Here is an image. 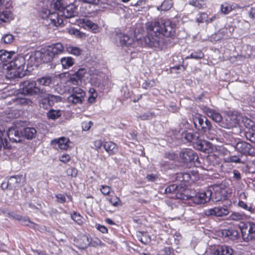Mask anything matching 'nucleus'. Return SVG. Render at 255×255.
<instances>
[{
    "instance_id": "f257e3e1",
    "label": "nucleus",
    "mask_w": 255,
    "mask_h": 255,
    "mask_svg": "<svg viewBox=\"0 0 255 255\" xmlns=\"http://www.w3.org/2000/svg\"><path fill=\"white\" fill-rule=\"evenodd\" d=\"M146 30L147 36L144 38V42L150 48L158 47V37L160 35L172 37L175 35V26L169 20L161 23L158 21L148 23Z\"/></svg>"
},
{
    "instance_id": "f03ea898",
    "label": "nucleus",
    "mask_w": 255,
    "mask_h": 255,
    "mask_svg": "<svg viewBox=\"0 0 255 255\" xmlns=\"http://www.w3.org/2000/svg\"><path fill=\"white\" fill-rule=\"evenodd\" d=\"M57 54V51L50 49H40L35 51L32 58L37 63H47L50 62Z\"/></svg>"
},
{
    "instance_id": "7ed1b4c3",
    "label": "nucleus",
    "mask_w": 255,
    "mask_h": 255,
    "mask_svg": "<svg viewBox=\"0 0 255 255\" xmlns=\"http://www.w3.org/2000/svg\"><path fill=\"white\" fill-rule=\"evenodd\" d=\"M35 95L38 96V97L41 99L40 104L43 105V108H45L44 104L47 103L48 105L52 106L55 101H58L61 98L59 96L51 95L48 93L43 88H38L35 91Z\"/></svg>"
},
{
    "instance_id": "20e7f679",
    "label": "nucleus",
    "mask_w": 255,
    "mask_h": 255,
    "mask_svg": "<svg viewBox=\"0 0 255 255\" xmlns=\"http://www.w3.org/2000/svg\"><path fill=\"white\" fill-rule=\"evenodd\" d=\"M235 150L241 155L253 156L255 154V148L249 143L240 140L235 145Z\"/></svg>"
},
{
    "instance_id": "39448f33",
    "label": "nucleus",
    "mask_w": 255,
    "mask_h": 255,
    "mask_svg": "<svg viewBox=\"0 0 255 255\" xmlns=\"http://www.w3.org/2000/svg\"><path fill=\"white\" fill-rule=\"evenodd\" d=\"M165 192L167 194H174V196L171 197L172 198L183 200L188 198L187 195L188 190L182 187H178L175 184H172L166 187L165 189Z\"/></svg>"
},
{
    "instance_id": "423d86ee",
    "label": "nucleus",
    "mask_w": 255,
    "mask_h": 255,
    "mask_svg": "<svg viewBox=\"0 0 255 255\" xmlns=\"http://www.w3.org/2000/svg\"><path fill=\"white\" fill-rule=\"evenodd\" d=\"M242 238L244 241L249 242L255 238V224L249 222L241 227Z\"/></svg>"
},
{
    "instance_id": "0eeeda50",
    "label": "nucleus",
    "mask_w": 255,
    "mask_h": 255,
    "mask_svg": "<svg viewBox=\"0 0 255 255\" xmlns=\"http://www.w3.org/2000/svg\"><path fill=\"white\" fill-rule=\"evenodd\" d=\"M214 193L212 192V200L218 202L224 200L228 195L227 189L224 185H216L213 187Z\"/></svg>"
},
{
    "instance_id": "6e6552de",
    "label": "nucleus",
    "mask_w": 255,
    "mask_h": 255,
    "mask_svg": "<svg viewBox=\"0 0 255 255\" xmlns=\"http://www.w3.org/2000/svg\"><path fill=\"white\" fill-rule=\"evenodd\" d=\"M181 162L184 163L194 162L197 160L198 156L196 152L190 149H184L179 154Z\"/></svg>"
},
{
    "instance_id": "1a4fd4ad",
    "label": "nucleus",
    "mask_w": 255,
    "mask_h": 255,
    "mask_svg": "<svg viewBox=\"0 0 255 255\" xmlns=\"http://www.w3.org/2000/svg\"><path fill=\"white\" fill-rule=\"evenodd\" d=\"M212 195V191L208 189L205 191L197 193L194 196L191 197L194 203L197 204H204L210 201Z\"/></svg>"
},
{
    "instance_id": "9d476101",
    "label": "nucleus",
    "mask_w": 255,
    "mask_h": 255,
    "mask_svg": "<svg viewBox=\"0 0 255 255\" xmlns=\"http://www.w3.org/2000/svg\"><path fill=\"white\" fill-rule=\"evenodd\" d=\"M241 118L240 116H238L237 114H232L229 115L226 119V123H222L221 127L227 129H230L236 127L238 125Z\"/></svg>"
},
{
    "instance_id": "9b49d317",
    "label": "nucleus",
    "mask_w": 255,
    "mask_h": 255,
    "mask_svg": "<svg viewBox=\"0 0 255 255\" xmlns=\"http://www.w3.org/2000/svg\"><path fill=\"white\" fill-rule=\"evenodd\" d=\"M204 213L207 216L222 217L227 215L229 213V211L227 208L216 207L214 208L206 210Z\"/></svg>"
},
{
    "instance_id": "f8f14e48",
    "label": "nucleus",
    "mask_w": 255,
    "mask_h": 255,
    "mask_svg": "<svg viewBox=\"0 0 255 255\" xmlns=\"http://www.w3.org/2000/svg\"><path fill=\"white\" fill-rule=\"evenodd\" d=\"M202 124L198 129L205 133L209 139L214 140L216 138L215 136H212V134H214V129L212 128L210 122L207 119H205V122Z\"/></svg>"
},
{
    "instance_id": "ddd939ff",
    "label": "nucleus",
    "mask_w": 255,
    "mask_h": 255,
    "mask_svg": "<svg viewBox=\"0 0 255 255\" xmlns=\"http://www.w3.org/2000/svg\"><path fill=\"white\" fill-rule=\"evenodd\" d=\"M9 189H16L20 188L25 182V178L22 175L10 177L9 179Z\"/></svg>"
},
{
    "instance_id": "4468645a",
    "label": "nucleus",
    "mask_w": 255,
    "mask_h": 255,
    "mask_svg": "<svg viewBox=\"0 0 255 255\" xmlns=\"http://www.w3.org/2000/svg\"><path fill=\"white\" fill-rule=\"evenodd\" d=\"M7 135L9 140L12 142H19L21 141V131L19 132L16 127L9 128L7 131Z\"/></svg>"
},
{
    "instance_id": "2eb2a0df",
    "label": "nucleus",
    "mask_w": 255,
    "mask_h": 255,
    "mask_svg": "<svg viewBox=\"0 0 255 255\" xmlns=\"http://www.w3.org/2000/svg\"><path fill=\"white\" fill-rule=\"evenodd\" d=\"M3 70L5 77L8 79L21 77L24 75V74L21 73L14 67H8V64L4 65Z\"/></svg>"
},
{
    "instance_id": "dca6fc26",
    "label": "nucleus",
    "mask_w": 255,
    "mask_h": 255,
    "mask_svg": "<svg viewBox=\"0 0 255 255\" xmlns=\"http://www.w3.org/2000/svg\"><path fill=\"white\" fill-rule=\"evenodd\" d=\"M212 144L205 140H199L195 142L194 147L197 149L205 153H210L212 151Z\"/></svg>"
},
{
    "instance_id": "f3484780",
    "label": "nucleus",
    "mask_w": 255,
    "mask_h": 255,
    "mask_svg": "<svg viewBox=\"0 0 255 255\" xmlns=\"http://www.w3.org/2000/svg\"><path fill=\"white\" fill-rule=\"evenodd\" d=\"M25 59L20 56L8 63V67H14L21 73L25 68Z\"/></svg>"
},
{
    "instance_id": "a211bd4d",
    "label": "nucleus",
    "mask_w": 255,
    "mask_h": 255,
    "mask_svg": "<svg viewBox=\"0 0 255 255\" xmlns=\"http://www.w3.org/2000/svg\"><path fill=\"white\" fill-rule=\"evenodd\" d=\"M233 253V249L226 245H219L216 247L213 250L214 255H231Z\"/></svg>"
},
{
    "instance_id": "6ab92c4d",
    "label": "nucleus",
    "mask_w": 255,
    "mask_h": 255,
    "mask_svg": "<svg viewBox=\"0 0 255 255\" xmlns=\"http://www.w3.org/2000/svg\"><path fill=\"white\" fill-rule=\"evenodd\" d=\"M62 13L66 18H71L75 16L77 14V7L73 3L66 5L64 8Z\"/></svg>"
},
{
    "instance_id": "aec40b11",
    "label": "nucleus",
    "mask_w": 255,
    "mask_h": 255,
    "mask_svg": "<svg viewBox=\"0 0 255 255\" xmlns=\"http://www.w3.org/2000/svg\"><path fill=\"white\" fill-rule=\"evenodd\" d=\"M24 86L23 89V92L30 95H34L36 89H38L39 88L36 86V83L34 81H25L24 82Z\"/></svg>"
},
{
    "instance_id": "412c9836",
    "label": "nucleus",
    "mask_w": 255,
    "mask_h": 255,
    "mask_svg": "<svg viewBox=\"0 0 255 255\" xmlns=\"http://www.w3.org/2000/svg\"><path fill=\"white\" fill-rule=\"evenodd\" d=\"M118 36L120 39V43L121 46L128 47L133 42V38L129 37V35L125 33H120L118 34Z\"/></svg>"
},
{
    "instance_id": "4be33fe9",
    "label": "nucleus",
    "mask_w": 255,
    "mask_h": 255,
    "mask_svg": "<svg viewBox=\"0 0 255 255\" xmlns=\"http://www.w3.org/2000/svg\"><path fill=\"white\" fill-rule=\"evenodd\" d=\"M37 131L34 128H25L21 131L22 136L25 137L27 139H31L35 137Z\"/></svg>"
},
{
    "instance_id": "5701e85b",
    "label": "nucleus",
    "mask_w": 255,
    "mask_h": 255,
    "mask_svg": "<svg viewBox=\"0 0 255 255\" xmlns=\"http://www.w3.org/2000/svg\"><path fill=\"white\" fill-rule=\"evenodd\" d=\"M53 143H56L58 147L63 150H67L70 147L69 143L70 140L68 138L62 137L58 139H55L52 141Z\"/></svg>"
},
{
    "instance_id": "b1692460",
    "label": "nucleus",
    "mask_w": 255,
    "mask_h": 255,
    "mask_svg": "<svg viewBox=\"0 0 255 255\" xmlns=\"http://www.w3.org/2000/svg\"><path fill=\"white\" fill-rule=\"evenodd\" d=\"M183 137L188 141L192 142L195 146V142L198 141L199 134L196 132H186L183 134Z\"/></svg>"
},
{
    "instance_id": "393cba45",
    "label": "nucleus",
    "mask_w": 255,
    "mask_h": 255,
    "mask_svg": "<svg viewBox=\"0 0 255 255\" xmlns=\"http://www.w3.org/2000/svg\"><path fill=\"white\" fill-rule=\"evenodd\" d=\"M48 20H50L51 23L56 26H59L63 23L62 19L60 17L59 15L55 12L51 13Z\"/></svg>"
},
{
    "instance_id": "a878e982",
    "label": "nucleus",
    "mask_w": 255,
    "mask_h": 255,
    "mask_svg": "<svg viewBox=\"0 0 255 255\" xmlns=\"http://www.w3.org/2000/svg\"><path fill=\"white\" fill-rule=\"evenodd\" d=\"M103 146L106 151L110 155L115 154L117 151V145L112 141H106L104 143Z\"/></svg>"
},
{
    "instance_id": "bb28decb",
    "label": "nucleus",
    "mask_w": 255,
    "mask_h": 255,
    "mask_svg": "<svg viewBox=\"0 0 255 255\" xmlns=\"http://www.w3.org/2000/svg\"><path fill=\"white\" fill-rule=\"evenodd\" d=\"M207 114L209 117L211 118L215 122L219 123L222 120V116L220 114L217 113L215 110L208 109L207 111Z\"/></svg>"
},
{
    "instance_id": "cd10ccee",
    "label": "nucleus",
    "mask_w": 255,
    "mask_h": 255,
    "mask_svg": "<svg viewBox=\"0 0 255 255\" xmlns=\"http://www.w3.org/2000/svg\"><path fill=\"white\" fill-rule=\"evenodd\" d=\"M12 18V14L9 10H5L0 12V23L8 22Z\"/></svg>"
},
{
    "instance_id": "c85d7f7f",
    "label": "nucleus",
    "mask_w": 255,
    "mask_h": 255,
    "mask_svg": "<svg viewBox=\"0 0 255 255\" xmlns=\"http://www.w3.org/2000/svg\"><path fill=\"white\" fill-rule=\"evenodd\" d=\"M14 54L15 52L13 51H7L4 49H1L0 50V60L7 62Z\"/></svg>"
},
{
    "instance_id": "c756f323",
    "label": "nucleus",
    "mask_w": 255,
    "mask_h": 255,
    "mask_svg": "<svg viewBox=\"0 0 255 255\" xmlns=\"http://www.w3.org/2000/svg\"><path fill=\"white\" fill-rule=\"evenodd\" d=\"M80 21H81V23L84 24V27L86 26L95 32H96V31L98 29V25L90 19L84 18L80 20Z\"/></svg>"
},
{
    "instance_id": "7c9ffc66",
    "label": "nucleus",
    "mask_w": 255,
    "mask_h": 255,
    "mask_svg": "<svg viewBox=\"0 0 255 255\" xmlns=\"http://www.w3.org/2000/svg\"><path fill=\"white\" fill-rule=\"evenodd\" d=\"M79 248L82 249L87 248L90 246L91 238H88L86 236H83L78 240Z\"/></svg>"
},
{
    "instance_id": "2f4dec72",
    "label": "nucleus",
    "mask_w": 255,
    "mask_h": 255,
    "mask_svg": "<svg viewBox=\"0 0 255 255\" xmlns=\"http://www.w3.org/2000/svg\"><path fill=\"white\" fill-rule=\"evenodd\" d=\"M237 7V5L231 4L226 2L221 5V11L222 13L227 14L230 13L233 9H235Z\"/></svg>"
},
{
    "instance_id": "473e14b6",
    "label": "nucleus",
    "mask_w": 255,
    "mask_h": 255,
    "mask_svg": "<svg viewBox=\"0 0 255 255\" xmlns=\"http://www.w3.org/2000/svg\"><path fill=\"white\" fill-rule=\"evenodd\" d=\"M242 122L244 126L249 130L255 131V124L254 121L247 117L242 118Z\"/></svg>"
},
{
    "instance_id": "72a5a7b5",
    "label": "nucleus",
    "mask_w": 255,
    "mask_h": 255,
    "mask_svg": "<svg viewBox=\"0 0 255 255\" xmlns=\"http://www.w3.org/2000/svg\"><path fill=\"white\" fill-rule=\"evenodd\" d=\"M172 5L171 0H164L160 5L157 6L156 8L158 10L167 11L172 7Z\"/></svg>"
},
{
    "instance_id": "f704fd0d",
    "label": "nucleus",
    "mask_w": 255,
    "mask_h": 255,
    "mask_svg": "<svg viewBox=\"0 0 255 255\" xmlns=\"http://www.w3.org/2000/svg\"><path fill=\"white\" fill-rule=\"evenodd\" d=\"M67 31L70 34L74 35L77 38H82L86 36L85 33L75 28H67Z\"/></svg>"
},
{
    "instance_id": "c9c22d12",
    "label": "nucleus",
    "mask_w": 255,
    "mask_h": 255,
    "mask_svg": "<svg viewBox=\"0 0 255 255\" xmlns=\"http://www.w3.org/2000/svg\"><path fill=\"white\" fill-rule=\"evenodd\" d=\"M222 235L225 237H229L231 239H235L238 237V233L237 231L233 229L224 230L222 232Z\"/></svg>"
},
{
    "instance_id": "e433bc0d",
    "label": "nucleus",
    "mask_w": 255,
    "mask_h": 255,
    "mask_svg": "<svg viewBox=\"0 0 255 255\" xmlns=\"http://www.w3.org/2000/svg\"><path fill=\"white\" fill-rule=\"evenodd\" d=\"M65 3L63 0H53L51 4V6L56 10H58L62 12L65 6Z\"/></svg>"
},
{
    "instance_id": "4c0bfd02",
    "label": "nucleus",
    "mask_w": 255,
    "mask_h": 255,
    "mask_svg": "<svg viewBox=\"0 0 255 255\" xmlns=\"http://www.w3.org/2000/svg\"><path fill=\"white\" fill-rule=\"evenodd\" d=\"M61 64L64 69H68L74 64L73 59L71 57H64L61 60Z\"/></svg>"
},
{
    "instance_id": "58836bf2",
    "label": "nucleus",
    "mask_w": 255,
    "mask_h": 255,
    "mask_svg": "<svg viewBox=\"0 0 255 255\" xmlns=\"http://www.w3.org/2000/svg\"><path fill=\"white\" fill-rule=\"evenodd\" d=\"M243 155L241 154L238 155H233L230 156L229 157V160L230 162L237 163H242V164H245L247 161V159H244L243 160L242 159V158L243 157Z\"/></svg>"
},
{
    "instance_id": "ea45409f",
    "label": "nucleus",
    "mask_w": 255,
    "mask_h": 255,
    "mask_svg": "<svg viewBox=\"0 0 255 255\" xmlns=\"http://www.w3.org/2000/svg\"><path fill=\"white\" fill-rule=\"evenodd\" d=\"M84 96L81 95L71 94L68 98V100L69 102L76 104L77 103H81L83 101Z\"/></svg>"
},
{
    "instance_id": "a19ab883",
    "label": "nucleus",
    "mask_w": 255,
    "mask_h": 255,
    "mask_svg": "<svg viewBox=\"0 0 255 255\" xmlns=\"http://www.w3.org/2000/svg\"><path fill=\"white\" fill-rule=\"evenodd\" d=\"M228 135V134L226 131H225V130L218 127H216V128L214 129V134H212V136H214L216 137L215 139L217 138L216 136L219 137H221L222 136L227 137Z\"/></svg>"
},
{
    "instance_id": "79ce46f5",
    "label": "nucleus",
    "mask_w": 255,
    "mask_h": 255,
    "mask_svg": "<svg viewBox=\"0 0 255 255\" xmlns=\"http://www.w3.org/2000/svg\"><path fill=\"white\" fill-rule=\"evenodd\" d=\"M61 115L60 111L51 110L47 114V117L49 119L55 120L60 117Z\"/></svg>"
},
{
    "instance_id": "37998d69",
    "label": "nucleus",
    "mask_w": 255,
    "mask_h": 255,
    "mask_svg": "<svg viewBox=\"0 0 255 255\" xmlns=\"http://www.w3.org/2000/svg\"><path fill=\"white\" fill-rule=\"evenodd\" d=\"M39 84L43 86H49L51 83V78L50 77H43L37 80Z\"/></svg>"
},
{
    "instance_id": "c03bdc74",
    "label": "nucleus",
    "mask_w": 255,
    "mask_h": 255,
    "mask_svg": "<svg viewBox=\"0 0 255 255\" xmlns=\"http://www.w3.org/2000/svg\"><path fill=\"white\" fill-rule=\"evenodd\" d=\"M245 136L246 139L251 142L255 143V131H248L245 132Z\"/></svg>"
},
{
    "instance_id": "a18cd8bd",
    "label": "nucleus",
    "mask_w": 255,
    "mask_h": 255,
    "mask_svg": "<svg viewBox=\"0 0 255 255\" xmlns=\"http://www.w3.org/2000/svg\"><path fill=\"white\" fill-rule=\"evenodd\" d=\"M190 56L195 59H201L204 57V53L201 50L198 49L196 51L191 52Z\"/></svg>"
},
{
    "instance_id": "49530a36",
    "label": "nucleus",
    "mask_w": 255,
    "mask_h": 255,
    "mask_svg": "<svg viewBox=\"0 0 255 255\" xmlns=\"http://www.w3.org/2000/svg\"><path fill=\"white\" fill-rule=\"evenodd\" d=\"M71 218L78 224L81 225L83 222V217L76 212H74L71 215Z\"/></svg>"
},
{
    "instance_id": "de8ad7c7",
    "label": "nucleus",
    "mask_w": 255,
    "mask_h": 255,
    "mask_svg": "<svg viewBox=\"0 0 255 255\" xmlns=\"http://www.w3.org/2000/svg\"><path fill=\"white\" fill-rule=\"evenodd\" d=\"M245 216L238 212H234L230 216L231 220L234 221H240L244 219Z\"/></svg>"
},
{
    "instance_id": "09e8293b",
    "label": "nucleus",
    "mask_w": 255,
    "mask_h": 255,
    "mask_svg": "<svg viewBox=\"0 0 255 255\" xmlns=\"http://www.w3.org/2000/svg\"><path fill=\"white\" fill-rule=\"evenodd\" d=\"M15 102L17 104L20 105H27L32 103V102L26 98H19L15 99Z\"/></svg>"
},
{
    "instance_id": "8fccbe9b",
    "label": "nucleus",
    "mask_w": 255,
    "mask_h": 255,
    "mask_svg": "<svg viewBox=\"0 0 255 255\" xmlns=\"http://www.w3.org/2000/svg\"><path fill=\"white\" fill-rule=\"evenodd\" d=\"M51 13V12L48 9L43 8L40 11V14L43 19H46L48 20V18Z\"/></svg>"
},
{
    "instance_id": "3c124183",
    "label": "nucleus",
    "mask_w": 255,
    "mask_h": 255,
    "mask_svg": "<svg viewBox=\"0 0 255 255\" xmlns=\"http://www.w3.org/2000/svg\"><path fill=\"white\" fill-rule=\"evenodd\" d=\"M198 23H203L207 20V15L205 13H200L196 18Z\"/></svg>"
},
{
    "instance_id": "603ef678",
    "label": "nucleus",
    "mask_w": 255,
    "mask_h": 255,
    "mask_svg": "<svg viewBox=\"0 0 255 255\" xmlns=\"http://www.w3.org/2000/svg\"><path fill=\"white\" fill-rule=\"evenodd\" d=\"M71 94L85 96V93L83 90L78 87H73L72 89Z\"/></svg>"
},
{
    "instance_id": "864d4df0",
    "label": "nucleus",
    "mask_w": 255,
    "mask_h": 255,
    "mask_svg": "<svg viewBox=\"0 0 255 255\" xmlns=\"http://www.w3.org/2000/svg\"><path fill=\"white\" fill-rule=\"evenodd\" d=\"M3 147L4 148L7 146V140L5 138L3 137V132L0 131V149Z\"/></svg>"
},
{
    "instance_id": "5fc2aeb1",
    "label": "nucleus",
    "mask_w": 255,
    "mask_h": 255,
    "mask_svg": "<svg viewBox=\"0 0 255 255\" xmlns=\"http://www.w3.org/2000/svg\"><path fill=\"white\" fill-rule=\"evenodd\" d=\"M154 117L152 113L146 112L138 117L141 120H148L152 119Z\"/></svg>"
},
{
    "instance_id": "6e6d98bb",
    "label": "nucleus",
    "mask_w": 255,
    "mask_h": 255,
    "mask_svg": "<svg viewBox=\"0 0 255 255\" xmlns=\"http://www.w3.org/2000/svg\"><path fill=\"white\" fill-rule=\"evenodd\" d=\"M205 119H207L206 117L203 118H196L194 121L195 126L196 128L198 129L200 128L202 123L205 122Z\"/></svg>"
},
{
    "instance_id": "4d7b16f0",
    "label": "nucleus",
    "mask_w": 255,
    "mask_h": 255,
    "mask_svg": "<svg viewBox=\"0 0 255 255\" xmlns=\"http://www.w3.org/2000/svg\"><path fill=\"white\" fill-rule=\"evenodd\" d=\"M81 80L75 74L71 75L69 82L72 83L73 85H79V83L81 82Z\"/></svg>"
},
{
    "instance_id": "13d9d810",
    "label": "nucleus",
    "mask_w": 255,
    "mask_h": 255,
    "mask_svg": "<svg viewBox=\"0 0 255 255\" xmlns=\"http://www.w3.org/2000/svg\"><path fill=\"white\" fill-rule=\"evenodd\" d=\"M93 125L91 121H84L82 123V128L83 130H89L91 127Z\"/></svg>"
},
{
    "instance_id": "bf43d9fd",
    "label": "nucleus",
    "mask_w": 255,
    "mask_h": 255,
    "mask_svg": "<svg viewBox=\"0 0 255 255\" xmlns=\"http://www.w3.org/2000/svg\"><path fill=\"white\" fill-rule=\"evenodd\" d=\"M4 43H11L13 40V36L11 34H6L2 37Z\"/></svg>"
},
{
    "instance_id": "052dcab7",
    "label": "nucleus",
    "mask_w": 255,
    "mask_h": 255,
    "mask_svg": "<svg viewBox=\"0 0 255 255\" xmlns=\"http://www.w3.org/2000/svg\"><path fill=\"white\" fill-rule=\"evenodd\" d=\"M67 174L68 176H71V177H76L78 173V171L77 169L74 167H71L68 168L67 170Z\"/></svg>"
},
{
    "instance_id": "680f3d73",
    "label": "nucleus",
    "mask_w": 255,
    "mask_h": 255,
    "mask_svg": "<svg viewBox=\"0 0 255 255\" xmlns=\"http://www.w3.org/2000/svg\"><path fill=\"white\" fill-rule=\"evenodd\" d=\"M21 219H20L19 221L20 222V223L24 226H29V224L30 223L31 224L34 225H35L34 223L31 222L28 218H27L25 217L21 216Z\"/></svg>"
},
{
    "instance_id": "e2e57ef3",
    "label": "nucleus",
    "mask_w": 255,
    "mask_h": 255,
    "mask_svg": "<svg viewBox=\"0 0 255 255\" xmlns=\"http://www.w3.org/2000/svg\"><path fill=\"white\" fill-rule=\"evenodd\" d=\"M234 29L233 26L230 25H228L225 28L222 30V32L226 33L227 34L228 36H230L231 34L233 32Z\"/></svg>"
},
{
    "instance_id": "0e129e2a",
    "label": "nucleus",
    "mask_w": 255,
    "mask_h": 255,
    "mask_svg": "<svg viewBox=\"0 0 255 255\" xmlns=\"http://www.w3.org/2000/svg\"><path fill=\"white\" fill-rule=\"evenodd\" d=\"M165 157L171 160H175L177 158V155L173 152H167L165 154Z\"/></svg>"
},
{
    "instance_id": "69168bd1",
    "label": "nucleus",
    "mask_w": 255,
    "mask_h": 255,
    "mask_svg": "<svg viewBox=\"0 0 255 255\" xmlns=\"http://www.w3.org/2000/svg\"><path fill=\"white\" fill-rule=\"evenodd\" d=\"M86 73V70L85 68H81L77 71L75 74L77 75L81 80Z\"/></svg>"
},
{
    "instance_id": "338daca9",
    "label": "nucleus",
    "mask_w": 255,
    "mask_h": 255,
    "mask_svg": "<svg viewBox=\"0 0 255 255\" xmlns=\"http://www.w3.org/2000/svg\"><path fill=\"white\" fill-rule=\"evenodd\" d=\"M111 188L109 186L102 185L101 191L102 193L104 195H108L110 192Z\"/></svg>"
},
{
    "instance_id": "774afa93",
    "label": "nucleus",
    "mask_w": 255,
    "mask_h": 255,
    "mask_svg": "<svg viewBox=\"0 0 255 255\" xmlns=\"http://www.w3.org/2000/svg\"><path fill=\"white\" fill-rule=\"evenodd\" d=\"M189 4L198 8H201L202 6V4L198 0H192L189 1Z\"/></svg>"
}]
</instances>
